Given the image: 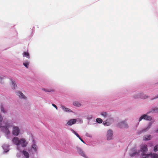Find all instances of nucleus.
<instances>
[{
	"mask_svg": "<svg viewBox=\"0 0 158 158\" xmlns=\"http://www.w3.org/2000/svg\"><path fill=\"white\" fill-rule=\"evenodd\" d=\"M12 141L17 146L20 145L23 148L26 147L28 144L26 139L23 138L19 139L18 137H15L13 139Z\"/></svg>",
	"mask_w": 158,
	"mask_h": 158,
	"instance_id": "f257e3e1",
	"label": "nucleus"
},
{
	"mask_svg": "<svg viewBox=\"0 0 158 158\" xmlns=\"http://www.w3.org/2000/svg\"><path fill=\"white\" fill-rule=\"evenodd\" d=\"M3 120V118L0 114V127L1 128L2 130L6 134H9L10 131L8 130L9 127L11 126L10 124L8 122H5L4 121L3 122V125L1 123Z\"/></svg>",
	"mask_w": 158,
	"mask_h": 158,
	"instance_id": "f03ea898",
	"label": "nucleus"
},
{
	"mask_svg": "<svg viewBox=\"0 0 158 158\" xmlns=\"http://www.w3.org/2000/svg\"><path fill=\"white\" fill-rule=\"evenodd\" d=\"M19 133V130L17 127H14L13 128L12 133L14 135L17 136Z\"/></svg>",
	"mask_w": 158,
	"mask_h": 158,
	"instance_id": "7ed1b4c3",
	"label": "nucleus"
},
{
	"mask_svg": "<svg viewBox=\"0 0 158 158\" xmlns=\"http://www.w3.org/2000/svg\"><path fill=\"white\" fill-rule=\"evenodd\" d=\"M147 120H150L152 119V118L150 116H148L145 114L142 116L139 119V121H140L142 119Z\"/></svg>",
	"mask_w": 158,
	"mask_h": 158,
	"instance_id": "20e7f679",
	"label": "nucleus"
},
{
	"mask_svg": "<svg viewBox=\"0 0 158 158\" xmlns=\"http://www.w3.org/2000/svg\"><path fill=\"white\" fill-rule=\"evenodd\" d=\"M118 127L120 128H126L127 127V125L124 121H122L118 123Z\"/></svg>",
	"mask_w": 158,
	"mask_h": 158,
	"instance_id": "39448f33",
	"label": "nucleus"
},
{
	"mask_svg": "<svg viewBox=\"0 0 158 158\" xmlns=\"http://www.w3.org/2000/svg\"><path fill=\"white\" fill-rule=\"evenodd\" d=\"M77 150L81 156L85 157H86V155L85 154L84 152L82 151V150L81 148H77Z\"/></svg>",
	"mask_w": 158,
	"mask_h": 158,
	"instance_id": "423d86ee",
	"label": "nucleus"
},
{
	"mask_svg": "<svg viewBox=\"0 0 158 158\" xmlns=\"http://www.w3.org/2000/svg\"><path fill=\"white\" fill-rule=\"evenodd\" d=\"M16 93L17 95L19 96V98L24 99H25L26 98V97L23 95V94L21 92L17 91Z\"/></svg>",
	"mask_w": 158,
	"mask_h": 158,
	"instance_id": "0eeeda50",
	"label": "nucleus"
},
{
	"mask_svg": "<svg viewBox=\"0 0 158 158\" xmlns=\"http://www.w3.org/2000/svg\"><path fill=\"white\" fill-rule=\"evenodd\" d=\"M77 121L76 119H73L70 120L67 123L68 125L71 126L72 125L75 123Z\"/></svg>",
	"mask_w": 158,
	"mask_h": 158,
	"instance_id": "6e6552de",
	"label": "nucleus"
},
{
	"mask_svg": "<svg viewBox=\"0 0 158 158\" xmlns=\"http://www.w3.org/2000/svg\"><path fill=\"white\" fill-rule=\"evenodd\" d=\"M147 150V146L146 145H144L142 146L141 151L143 152H146Z\"/></svg>",
	"mask_w": 158,
	"mask_h": 158,
	"instance_id": "1a4fd4ad",
	"label": "nucleus"
},
{
	"mask_svg": "<svg viewBox=\"0 0 158 158\" xmlns=\"http://www.w3.org/2000/svg\"><path fill=\"white\" fill-rule=\"evenodd\" d=\"M139 97L142 99H145L148 98V96L146 95H144L143 94H140L139 95Z\"/></svg>",
	"mask_w": 158,
	"mask_h": 158,
	"instance_id": "9d476101",
	"label": "nucleus"
},
{
	"mask_svg": "<svg viewBox=\"0 0 158 158\" xmlns=\"http://www.w3.org/2000/svg\"><path fill=\"white\" fill-rule=\"evenodd\" d=\"M61 108H62V109L65 111V112H72V110L68 108H65L64 107V106H62V107H61Z\"/></svg>",
	"mask_w": 158,
	"mask_h": 158,
	"instance_id": "9b49d317",
	"label": "nucleus"
},
{
	"mask_svg": "<svg viewBox=\"0 0 158 158\" xmlns=\"http://www.w3.org/2000/svg\"><path fill=\"white\" fill-rule=\"evenodd\" d=\"M29 61L28 60L24 61L23 63V65L27 68H28L29 65Z\"/></svg>",
	"mask_w": 158,
	"mask_h": 158,
	"instance_id": "f8f14e48",
	"label": "nucleus"
},
{
	"mask_svg": "<svg viewBox=\"0 0 158 158\" xmlns=\"http://www.w3.org/2000/svg\"><path fill=\"white\" fill-rule=\"evenodd\" d=\"M32 149H33L34 151L35 152L37 151V145L35 144H33L31 146Z\"/></svg>",
	"mask_w": 158,
	"mask_h": 158,
	"instance_id": "ddd939ff",
	"label": "nucleus"
},
{
	"mask_svg": "<svg viewBox=\"0 0 158 158\" xmlns=\"http://www.w3.org/2000/svg\"><path fill=\"white\" fill-rule=\"evenodd\" d=\"M151 139V136L150 135H145L143 137V139L145 140H149Z\"/></svg>",
	"mask_w": 158,
	"mask_h": 158,
	"instance_id": "4468645a",
	"label": "nucleus"
},
{
	"mask_svg": "<svg viewBox=\"0 0 158 158\" xmlns=\"http://www.w3.org/2000/svg\"><path fill=\"white\" fill-rule=\"evenodd\" d=\"M23 155L26 158H29V155L28 152L26 151H23Z\"/></svg>",
	"mask_w": 158,
	"mask_h": 158,
	"instance_id": "2eb2a0df",
	"label": "nucleus"
},
{
	"mask_svg": "<svg viewBox=\"0 0 158 158\" xmlns=\"http://www.w3.org/2000/svg\"><path fill=\"white\" fill-rule=\"evenodd\" d=\"M150 155V157L151 158H158V155L155 154H151Z\"/></svg>",
	"mask_w": 158,
	"mask_h": 158,
	"instance_id": "dca6fc26",
	"label": "nucleus"
},
{
	"mask_svg": "<svg viewBox=\"0 0 158 158\" xmlns=\"http://www.w3.org/2000/svg\"><path fill=\"white\" fill-rule=\"evenodd\" d=\"M73 104L74 106L77 107H79L81 106V103L77 101L74 102L73 103Z\"/></svg>",
	"mask_w": 158,
	"mask_h": 158,
	"instance_id": "f3484780",
	"label": "nucleus"
},
{
	"mask_svg": "<svg viewBox=\"0 0 158 158\" xmlns=\"http://www.w3.org/2000/svg\"><path fill=\"white\" fill-rule=\"evenodd\" d=\"M113 132L111 130H109V139H112L113 137Z\"/></svg>",
	"mask_w": 158,
	"mask_h": 158,
	"instance_id": "a211bd4d",
	"label": "nucleus"
},
{
	"mask_svg": "<svg viewBox=\"0 0 158 158\" xmlns=\"http://www.w3.org/2000/svg\"><path fill=\"white\" fill-rule=\"evenodd\" d=\"M42 90L45 92H53L54 90L53 89H43Z\"/></svg>",
	"mask_w": 158,
	"mask_h": 158,
	"instance_id": "6ab92c4d",
	"label": "nucleus"
},
{
	"mask_svg": "<svg viewBox=\"0 0 158 158\" xmlns=\"http://www.w3.org/2000/svg\"><path fill=\"white\" fill-rule=\"evenodd\" d=\"M12 83L13 88V89H15L16 87H17L16 84L13 81H12Z\"/></svg>",
	"mask_w": 158,
	"mask_h": 158,
	"instance_id": "aec40b11",
	"label": "nucleus"
},
{
	"mask_svg": "<svg viewBox=\"0 0 158 158\" xmlns=\"http://www.w3.org/2000/svg\"><path fill=\"white\" fill-rule=\"evenodd\" d=\"M151 124L150 123L149 124V125L148 126V127L146 129H144L142 130V132H145V131H147L150 127H151Z\"/></svg>",
	"mask_w": 158,
	"mask_h": 158,
	"instance_id": "412c9836",
	"label": "nucleus"
},
{
	"mask_svg": "<svg viewBox=\"0 0 158 158\" xmlns=\"http://www.w3.org/2000/svg\"><path fill=\"white\" fill-rule=\"evenodd\" d=\"M23 56L26 57L27 58H29V54L28 52H24L23 53Z\"/></svg>",
	"mask_w": 158,
	"mask_h": 158,
	"instance_id": "4be33fe9",
	"label": "nucleus"
},
{
	"mask_svg": "<svg viewBox=\"0 0 158 158\" xmlns=\"http://www.w3.org/2000/svg\"><path fill=\"white\" fill-rule=\"evenodd\" d=\"M0 109L1 110V111L3 113H5L6 112V111L5 110L3 106L2 105H1L0 106Z\"/></svg>",
	"mask_w": 158,
	"mask_h": 158,
	"instance_id": "5701e85b",
	"label": "nucleus"
},
{
	"mask_svg": "<svg viewBox=\"0 0 158 158\" xmlns=\"http://www.w3.org/2000/svg\"><path fill=\"white\" fill-rule=\"evenodd\" d=\"M96 121L98 123H101L102 122V120L100 118H97L96 119Z\"/></svg>",
	"mask_w": 158,
	"mask_h": 158,
	"instance_id": "b1692460",
	"label": "nucleus"
},
{
	"mask_svg": "<svg viewBox=\"0 0 158 158\" xmlns=\"http://www.w3.org/2000/svg\"><path fill=\"white\" fill-rule=\"evenodd\" d=\"M101 115L103 116L104 117H106L107 116V113L106 112H103L101 113Z\"/></svg>",
	"mask_w": 158,
	"mask_h": 158,
	"instance_id": "393cba45",
	"label": "nucleus"
},
{
	"mask_svg": "<svg viewBox=\"0 0 158 158\" xmlns=\"http://www.w3.org/2000/svg\"><path fill=\"white\" fill-rule=\"evenodd\" d=\"M154 151L155 152H156L158 151V145L154 147Z\"/></svg>",
	"mask_w": 158,
	"mask_h": 158,
	"instance_id": "a878e982",
	"label": "nucleus"
},
{
	"mask_svg": "<svg viewBox=\"0 0 158 158\" xmlns=\"http://www.w3.org/2000/svg\"><path fill=\"white\" fill-rule=\"evenodd\" d=\"M139 153H138L137 152H134V153H133L132 154H130V156L131 157H133L136 154H138Z\"/></svg>",
	"mask_w": 158,
	"mask_h": 158,
	"instance_id": "bb28decb",
	"label": "nucleus"
},
{
	"mask_svg": "<svg viewBox=\"0 0 158 158\" xmlns=\"http://www.w3.org/2000/svg\"><path fill=\"white\" fill-rule=\"evenodd\" d=\"M150 157V155L149 154L146 155L145 157L143 158H150L149 157Z\"/></svg>",
	"mask_w": 158,
	"mask_h": 158,
	"instance_id": "cd10ccee",
	"label": "nucleus"
},
{
	"mask_svg": "<svg viewBox=\"0 0 158 158\" xmlns=\"http://www.w3.org/2000/svg\"><path fill=\"white\" fill-rule=\"evenodd\" d=\"M113 122V120L112 118H109V123L110 122L112 123Z\"/></svg>",
	"mask_w": 158,
	"mask_h": 158,
	"instance_id": "c85d7f7f",
	"label": "nucleus"
},
{
	"mask_svg": "<svg viewBox=\"0 0 158 158\" xmlns=\"http://www.w3.org/2000/svg\"><path fill=\"white\" fill-rule=\"evenodd\" d=\"M52 106H53L54 107H55L56 108V110H57V106H56L55 104H52Z\"/></svg>",
	"mask_w": 158,
	"mask_h": 158,
	"instance_id": "c756f323",
	"label": "nucleus"
},
{
	"mask_svg": "<svg viewBox=\"0 0 158 158\" xmlns=\"http://www.w3.org/2000/svg\"><path fill=\"white\" fill-rule=\"evenodd\" d=\"M154 110L156 112H158V108H155L154 109Z\"/></svg>",
	"mask_w": 158,
	"mask_h": 158,
	"instance_id": "7c9ffc66",
	"label": "nucleus"
},
{
	"mask_svg": "<svg viewBox=\"0 0 158 158\" xmlns=\"http://www.w3.org/2000/svg\"><path fill=\"white\" fill-rule=\"evenodd\" d=\"M103 124H104V125H106V126H108V124H108V123H106V122H105L104 121L103 122Z\"/></svg>",
	"mask_w": 158,
	"mask_h": 158,
	"instance_id": "2f4dec72",
	"label": "nucleus"
},
{
	"mask_svg": "<svg viewBox=\"0 0 158 158\" xmlns=\"http://www.w3.org/2000/svg\"><path fill=\"white\" fill-rule=\"evenodd\" d=\"M81 141H82L83 143H85V142L84 141H83V140L81 138L80 139Z\"/></svg>",
	"mask_w": 158,
	"mask_h": 158,
	"instance_id": "473e14b6",
	"label": "nucleus"
},
{
	"mask_svg": "<svg viewBox=\"0 0 158 158\" xmlns=\"http://www.w3.org/2000/svg\"><path fill=\"white\" fill-rule=\"evenodd\" d=\"M77 137H78L79 136V135L77 133H76V134L75 135Z\"/></svg>",
	"mask_w": 158,
	"mask_h": 158,
	"instance_id": "72a5a7b5",
	"label": "nucleus"
},
{
	"mask_svg": "<svg viewBox=\"0 0 158 158\" xmlns=\"http://www.w3.org/2000/svg\"><path fill=\"white\" fill-rule=\"evenodd\" d=\"M73 133L75 134L76 135V133H76L75 131H74L73 130Z\"/></svg>",
	"mask_w": 158,
	"mask_h": 158,
	"instance_id": "f704fd0d",
	"label": "nucleus"
},
{
	"mask_svg": "<svg viewBox=\"0 0 158 158\" xmlns=\"http://www.w3.org/2000/svg\"><path fill=\"white\" fill-rule=\"evenodd\" d=\"M17 149H18V150H19V151L20 150L19 147H17Z\"/></svg>",
	"mask_w": 158,
	"mask_h": 158,
	"instance_id": "c9c22d12",
	"label": "nucleus"
},
{
	"mask_svg": "<svg viewBox=\"0 0 158 158\" xmlns=\"http://www.w3.org/2000/svg\"><path fill=\"white\" fill-rule=\"evenodd\" d=\"M2 78L1 77H0V82H1V80H2Z\"/></svg>",
	"mask_w": 158,
	"mask_h": 158,
	"instance_id": "e433bc0d",
	"label": "nucleus"
},
{
	"mask_svg": "<svg viewBox=\"0 0 158 158\" xmlns=\"http://www.w3.org/2000/svg\"><path fill=\"white\" fill-rule=\"evenodd\" d=\"M77 137L79 139H80L81 138L79 135V136Z\"/></svg>",
	"mask_w": 158,
	"mask_h": 158,
	"instance_id": "4c0bfd02",
	"label": "nucleus"
},
{
	"mask_svg": "<svg viewBox=\"0 0 158 158\" xmlns=\"http://www.w3.org/2000/svg\"><path fill=\"white\" fill-rule=\"evenodd\" d=\"M158 98V96L157 97H156V98H154V99H155V98ZM153 99H154V98Z\"/></svg>",
	"mask_w": 158,
	"mask_h": 158,
	"instance_id": "58836bf2",
	"label": "nucleus"
},
{
	"mask_svg": "<svg viewBox=\"0 0 158 158\" xmlns=\"http://www.w3.org/2000/svg\"><path fill=\"white\" fill-rule=\"evenodd\" d=\"M144 154H143V153L142 154V156H143V155H144Z\"/></svg>",
	"mask_w": 158,
	"mask_h": 158,
	"instance_id": "ea45409f",
	"label": "nucleus"
},
{
	"mask_svg": "<svg viewBox=\"0 0 158 158\" xmlns=\"http://www.w3.org/2000/svg\"><path fill=\"white\" fill-rule=\"evenodd\" d=\"M156 132H158V130H157L156 131Z\"/></svg>",
	"mask_w": 158,
	"mask_h": 158,
	"instance_id": "a19ab883",
	"label": "nucleus"
},
{
	"mask_svg": "<svg viewBox=\"0 0 158 158\" xmlns=\"http://www.w3.org/2000/svg\"><path fill=\"white\" fill-rule=\"evenodd\" d=\"M108 132H109V131H107V135H108Z\"/></svg>",
	"mask_w": 158,
	"mask_h": 158,
	"instance_id": "79ce46f5",
	"label": "nucleus"
},
{
	"mask_svg": "<svg viewBox=\"0 0 158 158\" xmlns=\"http://www.w3.org/2000/svg\"><path fill=\"white\" fill-rule=\"evenodd\" d=\"M107 139H108V137H107Z\"/></svg>",
	"mask_w": 158,
	"mask_h": 158,
	"instance_id": "37998d69",
	"label": "nucleus"
}]
</instances>
